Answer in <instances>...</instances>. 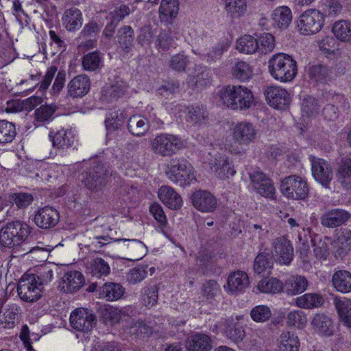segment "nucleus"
I'll return each mask as SVG.
<instances>
[{
  "label": "nucleus",
  "mask_w": 351,
  "mask_h": 351,
  "mask_svg": "<svg viewBox=\"0 0 351 351\" xmlns=\"http://www.w3.org/2000/svg\"><path fill=\"white\" fill-rule=\"evenodd\" d=\"M274 25L280 29H287L292 21V12L287 6H280L276 8L271 14Z\"/></svg>",
  "instance_id": "32"
},
{
  "label": "nucleus",
  "mask_w": 351,
  "mask_h": 351,
  "mask_svg": "<svg viewBox=\"0 0 351 351\" xmlns=\"http://www.w3.org/2000/svg\"><path fill=\"white\" fill-rule=\"evenodd\" d=\"M232 136L234 143L239 146H247L254 142L257 136L256 127L250 122L241 121L232 129Z\"/></svg>",
  "instance_id": "12"
},
{
  "label": "nucleus",
  "mask_w": 351,
  "mask_h": 351,
  "mask_svg": "<svg viewBox=\"0 0 351 351\" xmlns=\"http://www.w3.org/2000/svg\"><path fill=\"white\" fill-rule=\"evenodd\" d=\"M250 180L254 190L261 195L269 198L274 197L276 191L274 184L263 172L254 171L250 175Z\"/></svg>",
  "instance_id": "19"
},
{
  "label": "nucleus",
  "mask_w": 351,
  "mask_h": 351,
  "mask_svg": "<svg viewBox=\"0 0 351 351\" xmlns=\"http://www.w3.org/2000/svg\"><path fill=\"white\" fill-rule=\"evenodd\" d=\"M102 228H104L102 234H95L90 238V245L95 248V250L101 248L112 241H119L121 240L120 239L114 238L112 234L107 232V231H112V229L108 226H102Z\"/></svg>",
  "instance_id": "49"
},
{
  "label": "nucleus",
  "mask_w": 351,
  "mask_h": 351,
  "mask_svg": "<svg viewBox=\"0 0 351 351\" xmlns=\"http://www.w3.org/2000/svg\"><path fill=\"white\" fill-rule=\"evenodd\" d=\"M310 160L312 164V173L315 180L325 188H329L330 182L332 179L330 165L326 160L313 156H310Z\"/></svg>",
  "instance_id": "15"
},
{
  "label": "nucleus",
  "mask_w": 351,
  "mask_h": 351,
  "mask_svg": "<svg viewBox=\"0 0 351 351\" xmlns=\"http://www.w3.org/2000/svg\"><path fill=\"white\" fill-rule=\"evenodd\" d=\"M334 36L342 42L351 41V22L346 20L336 21L332 27Z\"/></svg>",
  "instance_id": "41"
},
{
  "label": "nucleus",
  "mask_w": 351,
  "mask_h": 351,
  "mask_svg": "<svg viewBox=\"0 0 351 351\" xmlns=\"http://www.w3.org/2000/svg\"><path fill=\"white\" fill-rule=\"evenodd\" d=\"M232 74L234 78L245 82L252 78L253 67L245 61H238L232 69Z\"/></svg>",
  "instance_id": "44"
},
{
  "label": "nucleus",
  "mask_w": 351,
  "mask_h": 351,
  "mask_svg": "<svg viewBox=\"0 0 351 351\" xmlns=\"http://www.w3.org/2000/svg\"><path fill=\"white\" fill-rule=\"evenodd\" d=\"M188 80V83L197 89H202L211 84V76L208 69H202L196 75L190 76Z\"/></svg>",
  "instance_id": "53"
},
{
  "label": "nucleus",
  "mask_w": 351,
  "mask_h": 351,
  "mask_svg": "<svg viewBox=\"0 0 351 351\" xmlns=\"http://www.w3.org/2000/svg\"><path fill=\"white\" fill-rule=\"evenodd\" d=\"M308 287L306 278L302 276H292L285 282V289L288 295H294L304 292Z\"/></svg>",
  "instance_id": "39"
},
{
  "label": "nucleus",
  "mask_w": 351,
  "mask_h": 351,
  "mask_svg": "<svg viewBox=\"0 0 351 351\" xmlns=\"http://www.w3.org/2000/svg\"><path fill=\"white\" fill-rule=\"evenodd\" d=\"M82 14L77 8H71L64 11L62 21L63 26L69 32H74L82 25Z\"/></svg>",
  "instance_id": "27"
},
{
  "label": "nucleus",
  "mask_w": 351,
  "mask_h": 351,
  "mask_svg": "<svg viewBox=\"0 0 351 351\" xmlns=\"http://www.w3.org/2000/svg\"><path fill=\"white\" fill-rule=\"evenodd\" d=\"M226 10L232 19H239L247 10L246 0H226Z\"/></svg>",
  "instance_id": "51"
},
{
  "label": "nucleus",
  "mask_w": 351,
  "mask_h": 351,
  "mask_svg": "<svg viewBox=\"0 0 351 351\" xmlns=\"http://www.w3.org/2000/svg\"><path fill=\"white\" fill-rule=\"evenodd\" d=\"M191 199L193 206L201 212L212 213L217 206L216 197L207 191H195L192 195Z\"/></svg>",
  "instance_id": "18"
},
{
  "label": "nucleus",
  "mask_w": 351,
  "mask_h": 351,
  "mask_svg": "<svg viewBox=\"0 0 351 351\" xmlns=\"http://www.w3.org/2000/svg\"><path fill=\"white\" fill-rule=\"evenodd\" d=\"M208 116L206 109L202 106H191L186 108V120L193 125L202 124Z\"/></svg>",
  "instance_id": "42"
},
{
  "label": "nucleus",
  "mask_w": 351,
  "mask_h": 351,
  "mask_svg": "<svg viewBox=\"0 0 351 351\" xmlns=\"http://www.w3.org/2000/svg\"><path fill=\"white\" fill-rule=\"evenodd\" d=\"M69 320L73 329L82 332H90L97 324V318L93 311L84 308L72 311Z\"/></svg>",
  "instance_id": "10"
},
{
  "label": "nucleus",
  "mask_w": 351,
  "mask_h": 351,
  "mask_svg": "<svg viewBox=\"0 0 351 351\" xmlns=\"http://www.w3.org/2000/svg\"><path fill=\"white\" fill-rule=\"evenodd\" d=\"M33 274H25L19 280L17 292L20 298L27 302H34L41 297L43 288Z\"/></svg>",
  "instance_id": "9"
},
{
  "label": "nucleus",
  "mask_w": 351,
  "mask_h": 351,
  "mask_svg": "<svg viewBox=\"0 0 351 351\" xmlns=\"http://www.w3.org/2000/svg\"><path fill=\"white\" fill-rule=\"evenodd\" d=\"M34 220L40 228L49 229L58 224L60 215L58 211L52 206H45L36 212Z\"/></svg>",
  "instance_id": "16"
},
{
  "label": "nucleus",
  "mask_w": 351,
  "mask_h": 351,
  "mask_svg": "<svg viewBox=\"0 0 351 351\" xmlns=\"http://www.w3.org/2000/svg\"><path fill=\"white\" fill-rule=\"evenodd\" d=\"M100 52L93 51L84 55L82 59V66L84 71H95L102 65Z\"/></svg>",
  "instance_id": "50"
},
{
  "label": "nucleus",
  "mask_w": 351,
  "mask_h": 351,
  "mask_svg": "<svg viewBox=\"0 0 351 351\" xmlns=\"http://www.w3.org/2000/svg\"><path fill=\"white\" fill-rule=\"evenodd\" d=\"M334 302L341 322L343 325L351 327V300L335 298Z\"/></svg>",
  "instance_id": "40"
},
{
  "label": "nucleus",
  "mask_w": 351,
  "mask_h": 351,
  "mask_svg": "<svg viewBox=\"0 0 351 351\" xmlns=\"http://www.w3.org/2000/svg\"><path fill=\"white\" fill-rule=\"evenodd\" d=\"M270 75L280 82H290L297 75L298 64L293 58L287 53L273 55L268 61Z\"/></svg>",
  "instance_id": "2"
},
{
  "label": "nucleus",
  "mask_w": 351,
  "mask_h": 351,
  "mask_svg": "<svg viewBox=\"0 0 351 351\" xmlns=\"http://www.w3.org/2000/svg\"><path fill=\"white\" fill-rule=\"evenodd\" d=\"M334 287L340 292L348 293L351 291V274L346 270L336 271L332 276Z\"/></svg>",
  "instance_id": "37"
},
{
  "label": "nucleus",
  "mask_w": 351,
  "mask_h": 351,
  "mask_svg": "<svg viewBox=\"0 0 351 351\" xmlns=\"http://www.w3.org/2000/svg\"><path fill=\"white\" fill-rule=\"evenodd\" d=\"M231 43L232 40L228 38L219 41L205 54L206 61L210 64L220 61L223 53L228 51Z\"/></svg>",
  "instance_id": "36"
},
{
  "label": "nucleus",
  "mask_w": 351,
  "mask_h": 351,
  "mask_svg": "<svg viewBox=\"0 0 351 351\" xmlns=\"http://www.w3.org/2000/svg\"><path fill=\"white\" fill-rule=\"evenodd\" d=\"M346 69L341 62L334 66L316 64L310 66L306 71L309 80L315 84H325L346 73Z\"/></svg>",
  "instance_id": "5"
},
{
  "label": "nucleus",
  "mask_w": 351,
  "mask_h": 351,
  "mask_svg": "<svg viewBox=\"0 0 351 351\" xmlns=\"http://www.w3.org/2000/svg\"><path fill=\"white\" fill-rule=\"evenodd\" d=\"M335 237V243L340 245L337 252L340 256H343L351 246V230L348 228H341L337 230Z\"/></svg>",
  "instance_id": "46"
},
{
  "label": "nucleus",
  "mask_w": 351,
  "mask_h": 351,
  "mask_svg": "<svg viewBox=\"0 0 351 351\" xmlns=\"http://www.w3.org/2000/svg\"><path fill=\"white\" fill-rule=\"evenodd\" d=\"M186 347L189 351H211L213 340L207 334L194 332L188 338Z\"/></svg>",
  "instance_id": "22"
},
{
  "label": "nucleus",
  "mask_w": 351,
  "mask_h": 351,
  "mask_svg": "<svg viewBox=\"0 0 351 351\" xmlns=\"http://www.w3.org/2000/svg\"><path fill=\"white\" fill-rule=\"evenodd\" d=\"M125 291V289L118 283L106 282L99 290V297L107 301H114L120 299Z\"/></svg>",
  "instance_id": "33"
},
{
  "label": "nucleus",
  "mask_w": 351,
  "mask_h": 351,
  "mask_svg": "<svg viewBox=\"0 0 351 351\" xmlns=\"http://www.w3.org/2000/svg\"><path fill=\"white\" fill-rule=\"evenodd\" d=\"M166 174L171 182L181 186L189 184L195 179L193 167L184 157L171 159Z\"/></svg>",
  "instance_id": "4"
},
{
  "label": "nucleus",
  "mask_w": 351,
  "mask_h": 351,
  "mask_svg": "<svg viewBox=\"0 0 351 351\" xmlns=\"http://www.w3.org/2000/svg\"><path fill=\"white\" fill-rule=\"evenodd\" d=\"M128 129L133 136H142L149 130V123L145 117L135 114L128 121Z\"/></svg>",
  "instance_id": "30"
},
{
  "label": "nucleus",
  "mask_w": 351,
  "mask_h": 351,
  "mask_svg": "<svg viewBox=\"0 0 351 351\" xmlns=\"http://www.w3.org/2000/svg\"><path fill=\"white\" fill-rule=\"evenodd\" d=\"M250 285L247 274L241 270L231 272L227 278V284L224 289L232 295L243 293Z\"/></svg>",
  "instance_id": "17"
},
{
  "label": "nucleus",
  "mask_w": 351,
  "mask_h": 351,
  "mask_svg": "<svg viewBox=\"0 0 351 351\" xmlns=\"http://www.w3.org/2000/svg\"><path fill=\"white\" fill-rule=\"evenodd\" d=\"M350 218V214L342 209H332L324 213L320 218L321 223L327 228H335L344 223Z\"/></svg>",
  "instance_id": "24"
},
{
  "label": "nucleus",
  "mask_w": 351,
  "mask_h": 351,
  "mask_svg": "<svg viewBox=\"0 0 351 351\" xmlns=\"http://www.w3.org/2000/svg\"><path fill=\"white\" fill-rule=\"evenodd\" d=\"M242 319L243 316L231 317L223 322L226 336L235 343L241 342L245 335L243 326L239 323V320Z\"/></svg>",
  "instance_id": "20"
},
{
  "label": "nucleus",
  "mask_w": 351,
  "mask_h": 351,
  "mask_svg": "<svg viewBox=\"0 0 351 351\" xmlns=\"http://www.w3.org/2000/svg\"><path fill=\"white\" fill-rule=\"evenodd\" d=\"M49 138L52 142L53 147L56 149H66L74 143V136L71 132L63 128L57 131H51Z\"/></svg>",
  "instance_id": "25"
},
{
  "label": "nucleus",
  "mask_w": 351,
  "mask_h": 351,
  "mask_svg": "<svg viewBox=\"0 0 351 351\" xmlns=\"http://www.w3.org/2000/svg\"><path fill=\"white\" fill-rule=\"evenodd\" d=\"M125 122V117L123 112H112L105 121V125L108 132H114L119 130Z\"/></svg>",
  "instance_id": "58"
},
{
  "label": "nucleus",
  "mask_w": 351,
  "mask_h": 351,
  "mask_svg": "<svg viewBox=\"0 0 351 351\" xmlns=\"http://www.w3.org/2000/svg\"><path fill=\"white\" fill-rule=\"evenodd\" d=\"M134 33L129 25H124L117 32L118 43L119 47L126 52L130 49L134 40Z\"/></svg>",
  "instance_id": "48"
},
{
  "label": "nucleus",
  "mask_w": 351,
  "mask_h": 351,
  "mask_svg": "<svg viewBox=\"0 0 351 351\" xmlns=\"http://www.w3.org/2000/svg\"><path fill=\"white\" fill-rule=\"evenodd\" d=\"M9 230H13L12 235L16 238L15 243L16 245L21 244L28 237L31 232V228L25 222L21 221H14L8 223Z\"/></svg>",
  "instance_id": "38"
},
{
  "label": "nucleus",
  "mask_w": 351,
  "mask_h": 351,
  "mask_svg": "<svg viewBox=\"0 0 351 351\" xmlns=\"http://www.w3.org/2000/svg\"><path fill=\"white\" fill-rule=\"evenodd\" d=\"M57 110L55 104H45L40 106L34 112V118L37 122L45 123L53 119V114Z\"/></svg>",
  "instance_id": "54"
},
{
  "label": "nucleus",
  "mask_w": 351,
  "mask_h": 351,
  "mask_svg": "<svg viewBox=\"0 0 351 351\" xmlns=\"http://www.w3.org/2000/svg\"><path fill=\"white\" fill-rule=\"evenodd\" d=\"M16 134L14 124L6 120H0V143L12 142Z\"/></svg>",
  "instance_id": "55"
},
{
  "label": "nucleus",
  "mask_w": 351,
  "mask_h": 351,
  "mask_svg": "<svg viewBox=\"0 0 351 351\" xmlns=\"http://www.w3.org/2000/svg\"><path fill=\"white\" fill-rule=\"evenodd\" d=\"M84 283V277L79 271H69L62 277V289L66 293H73L79 291Z\"/></svg>",
  "instance_id": "23"
},
{
  "label": "nucleus",
  "mask_w": 351,
  "mask_h": 351,
  "mask_svg": "<svg viewBox=\"0 0 351 351\" xmlns=\"http://www.w3.org/2000/svg\"><path fill=\"white\" fill-rule=\"evenodd\" d=\"M257 38L251 35H244L237 41V49L243 53L252 54L258 51Z\"/></svg>",
  "instance_id": "43"
},
{
  "label": "nucleus",
  "mask_w": 351,
  "mask_h": 351,
  "mask_svg": "<svg viewBox=\"0 0 351 351\" xmlns=\"http://www.w3.org/2000/svg\"><path fill=\"white\" fill-rule=\"evenodd\" d=\"M158 300V289L156 285H149L143 289L142 302L146 307L154 306Z\"/></svg>",
  "instance_id": "56"
},
{
  "label": "nucleus",
  "mask_w": 351,
  "mask_h": 351,
  "mask_svg": "<svg viewBox=\"0 0 351 351\" xmlns=\"http://www.w3.org/2000/svg\"><path fill=\"white\" fill-rule=\"evenodd\" d=\"M337 177L341 184H348L351 180V158H343L338 164Z\"/></svg>",
  "instance_id": "52"
},
{
  "label": "nucleus",
  "mask_w": 351,
  "mask_h": 351,
  "mask_svg": "<svg viewBox=\"0 0 351 351\" xmlns=\"http://www.w3.org/2000/svg\"><path fill=\"white\" fill-rule=\"evenodd\" d=\"M160 200L168 208L178 210L182 206V197L171 186L162 185L158 191Z\"/></svg>",
  "instance_id": "21"
},
{
  "label": "nucleus",
  "mask_w": 351,
  "mask_h": 351,
  "mask_svg": "<svg viewBox=\"0 0 351 351\" xmlns=\"http://www.w3.org/2000/svg\"><path fill=\"white\" fill-rule=\"evenodd\" d=\"M87 272L92 276L102 278L110 274L109 263L101 257L90 258L86 263Z\"/></svg>",
  "instance_id": "26"
},
{
  "label": "nucleus",
  "mask_w": 351,
  "mask_h": 351,
  "mask_svg": "<svg viewBox=\"0 0 351 351\" xmlns=\"http://www.w3.org/2000/svg\"><path fill=\"white\" fill-rule=\"evenodd\" d=\"M269 255L267 253H259L254 259V269L256 273L261 274L267 268H270L271 262L269 259Z\"/></svg>",
  "instance_id": "62"
},
{
  "label": "nucleus",
  "mask_w": 351,
  "mask_h": 351,
  "mask_svg": "<svg viewBox=\"0 0 351 351\" xmlns=\"http://www.w3.org/2000/svg\"><path fill=\"white\" fill-rule=\"evenodd\" d=\"M271 311L266 305H258L250 311L251 318L256 322H265L271 317Z\"/></svg>",
  "instance_id": "57"
},
{
  "label": "nucleus",
  "mask_w": 351,
  "mask_h": 351,
  "mask_svg": "<svg viewBox=\"0 0 351 351\" xmlns=\"http://www.w3.org/2000/svg\"><path fill=\"white\" fill-rule=\"evenodd\" d=\"M126 243L124 245V250L127 254L125 258L129 261H135L141 259L145 254L147 247L145 245L136 239H123Z\"/></svg>",
  "instance_id": "29"
},
{
  "label": "nucleus",
  "mask_w": 351,
  "mask_h": 351,
  "mask_svg": "<svg viewBox=\"0 0 351 351\" xmlns=\"http://www.w3.org/2000/svg\"><path fill=\"white\" fill-rule=\"evenodd\" d=\"M179 11L178 0H162L159 8V19L162 23L171 24Z\"/></svg>",
  "instance_id": "28"
},
{
  "label": "nucleus",
  "mask_w": 351,
  "mask_h": 351,
  "mask_svg": "<svg viewBox=\"0 0 351 351\" xmlns=\"http://www.w3.org/2000/svg\"><path fill=\"white\" fill-rule=\"evenodd\" d=\"M312 324L323 335L330 336L333 333L332 321L324 314H317L312 321Z\"/></svg>",
  "instance_id": "45"
},
{
  "label": "nucleus",
  "mask_w": 351,
  "mask_h": 351,
  "mask_svg": "<svg viewBox=\"0 0 351 351\" xmlns=\"http://www.w3.org/2000/svg\"><path fill=\"white\" fill-rule=\"evenodd\" d=\"M300 343L298 336L290 331H282L278 339L280 351H299Z\"/></svg>",
  "instance_id": "31"
},
{
  "label": "nucleus",
  "mask_w": 351,
  "mask_h": 351,
  "mask_svg": "<svg viewBox=\"0 0 351 351\" xmlns=\"http://www.w3.org/2000/svg\"><path fill=\"white\" fill-rule=\"evenodd\" d=\"M264 95L268 104L276 109L285 110L291 103L290 93L280 86H268L264 90Z\"/></svg>",
  "instance_id": "13"
},
{
  "label": "nucleus",
  "mask_w": 351,
  "mask_h": 351,
  "mask_svg": "<svg viewBox=\"0 0 351 351\" xmlns=\"http://www.w3.org/2000/svg\"><path fill=\"white\" fill-rule=\"evenodd\" d=\"M90 88V80L86 74H80L73 77L66 86V97L80 99L88 94Z\"/></svg>",
  "instance_id": "14"
},
{
  "label": "nucleus",
  "mask_w": 351,
  "mask_h": 351,
  "mask_svg": "<svg viewBox=\"0 0 351 351\" xmlns=\"http://www.w3.org/2000/svg\"><path fill=\"white\" fill-rule=\"evenodd\" d=\"M306 317L304 312L301 311H293L287 314V324L288 326L302 328L306 325Z\"/></svg>",
  "instance_id": "60"
},
{
  "label": "nucleus",
  "mask_w": 351,
  "mask_h": 351,
  "mask_svg": "<svg viewBox=\"0 0 351 351\" xmlns=\"http://www.w3.org/2000/svg\"><path fill=\"white\" fill-rule=\"evenodd\" d=\"M128 84L123 81H116L110 85H106L102 90V95L107 101L117 100L127 92Z\"/></svg>",
  "instance_id": "34"
},
{
  "label": "nucleus",
  "mask_w": 351,
  "mask_h": 351,
  "mask_svg": "<svg viewBox=\"0 0 351 351\" xmlns=\"http://www.w3.org/2000/svg\"><path fill=\"white\" fill-rule=\"evenodd\" d=\"M150 147L158 156L171 157L184 147V143L176 135L162 133L156 135L151 141Z\"/></svg>",
  "instance_id": "3"
},
{
  "label": "nucleus",
  "mask_w": 351,
  "mask_h": 351,
  "mask_svg": "<svg viewBox=\"0 0 351 351\" xmlns=\"http://www.w3.org/2000/svg\"><path fill=\"white\" fill-rule=\"evenodd\" d=\"M34 277L37 278L36 281L40 284V287L43 289L45 285L48 284L52 280L53 270L46 265H41L37 274H33Z\"/></svg>",
  "instance_id": "63"
},
{
  "label": "nucleus",
  "mask_w": 351,
  "mask_h": 351,
  "mask_svg": "<svg viewBox=\"0 0 351 351\" xmlns=\"http://www.w3.org/2000/svg\"><path fill=\"white\" fill-rule=\"evenodd\" d=\"M296 27L300 34L313 35L319 32L324 26L323 14L316 9H308L304 12L296 21Z\"/></svg>",
  "instance_id": "7"
},
{
  "label": "nucleus",
  "mask_w": 351,
  "mask_h": 351,
  "mask_svg": "<svg viewBox=\"0 0 351 351\" xmlns=\"http://www.w3.org/2000/svg\"><path fill=\"white\" fill-rule=\"evenodd\" d=\"M110 175L108 167L100 162H94L88 171L82 173V182L88 189L98 191L105 186L106 178Z\"/></svg>",
  "instance_id": "8"
},
{
  "label": "nucleus",
  "mask_w": 351,
  "mask_h": 351,
  "mask_svg": "<svg viewBox=\"0 0 351 351\" xmlns=\"http://www.w3.org/2000/svg\"><path fill=\"white\" fill-rule=\"evenodd\" d=\"M221 101L232 110H245L254 103V95L247 87L242 85H227L219 91Z\"/></svg>",
  "instance_id": "1"
},
{
  "label": "nucleus",
  "mask_w": 351,
  "mask_h": 351,
  "mask_svg": "<svg viewBox=\"0 0 351 351\" xmlns=\"http://www.w3.org/2000/svg\"><path fill=\"white\" fill-rule=\"evenodd\" d=\"M280 190L289 199H304L308 193L306 181L297 175L284 178L280 182Z\"/></svg>",
  "instance_id": "6"
},
{
  "label": "nucleus",
  "mask_w": 351,
  "mask_h": 351,
  "mask_svg": "<svg viewBox=\"0 0 351 351\" xmlns=\"http://www.w3.org/2000/svg\"><path fill=\"white\" fill-rule=\"evenodd\" d=\"M257 288L261 292L275 294L282 291L283 284L276 278H265L258 282Z\"/></svg>",
  "instance_id": "47"
},
{
  "label": "nucleus",
  "mask_w": 351,
  "mask_h": 351,
  "mask_svg": "<svg viewBox=\"0 0 351 351\" xmlns=\"http://www.w3.org/2000/svg\"><path fill=\"white\" fill-rule=\"evenodd\" d=\"M271 252L274 259L281 265H289L294 256L293 247L285 236L274 239Z\"/></svg>",
  "instance_id": "11"
},
{
  "label": "nucleus",
  "mask_w": 351,
  "mask_h": 351,
  "mask_svg": "<svg viewBox=\"0 0 351 351\" xmlns=\"http://www.w3.org/2000/svg\"><path fill=\"white\" fill-rule=\"evenodd\" d=\"M324 302L323 296L315 293H305L295 299L296 305L306 309L319 308Z\"/></svg>",
  "instance_id": "35"
},
{
  "label": "nucleus",
  "mask_w": 351,
  "mask_h": 351,
  "mask_svg": "<svg viewBox=\"0 0 351 351\" xmlns=\"http://www.w3.org/2000/svg\"><path fill=\"white\" fill-rule=\"evenodd\" d=\"M258 51L262 53H268L273 51L275 47V39L273 35L269 33H264L257 38Z\"/></svg>",
  "instance_id": "59"
},
{
  "label": "nucleus",
  "mask_w": 351,
  "mask_h": 351,
  "mask_svg": "<svg viewBox=\"0 0 351 351\" xmlns=\"http://www.w3.org/2000/svg\"><path fill=\"white\" fill-rule=\"evenodd\" d=\"M11 199L19 208H25L32 203L34 197L27 193H18L12 194Z\"/></svg>",
  "instance_id": "64"
},
{
  "label": "nucleus",
  "mask_w": 351,
  "mask_h": 351,
  "mask_svg": "<svg viewBox=\"0 0 351 351\" xmlns=\"http://www.w3.org/2000/svg\"><path fill=\"white\" fill-rule=\"evenodd\" d=\"M319 106L316 99L312 96L308 95L302 99V111L306 116L310 117L317 114Z\"/></svg>",
  "instance_id": "61"
}]
</instances>
